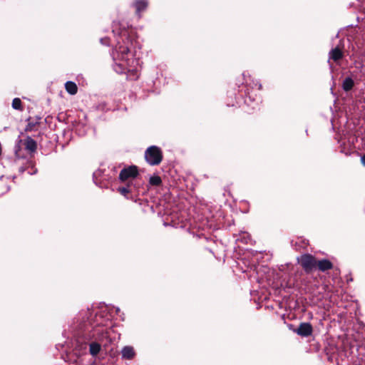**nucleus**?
I'll return each instance as SVG.
<instances>
[{"instance_id":"1","label":"nucleus","mask_w":365,"mask_h":365,"mask_svg":"<svg viewBox=\"0 0 365 365\" xmlns=\"http://www.w3.org/2000/svg\"><path fill=\"white\" fill-rule=\"evenodd\" d=\"M125 36V38H123V43L118 42L112 51V57L115 62L114 70L118 73H126L127 68L125 66L123 63H117V61H127L128 60V55L130 51V45H133V41H135L133 35H127V33L125 32L123 34L122 37L123 38Z\"/></svg>"},{"instance_id":"2","label":"nucleus","mask_w":365,"mask_h":365,"mask_svg":"<svg viewBox=\"0 0 365 365\" xmlns=\"http://www.w3.org/2000/svg\"><path fill=\"white\" fill-rule=\"evenodd\" d=\"M354 345H352L349 340H343L339 341V344L334 345L329 344V346L325 348L327 354H337L342 357H348L353 353Z\"/></svg>"},{"instance_id":"3","label":"nucleus","mask_w":365,"mask_h":365,"mask_svg":"<svg viewBox=\"0 0 365 365\" xmlns=\"http://www.w3.org/2000/svg\"><path fill=\"white\" fill-rule=\"evenodd\" d=\"M163 155L161 149L156 145L148 147L145 152V159L150 165H158L161 163Z\"/></svg>"},{"instance_id":"4","label":"nucleus","mask_w":365,"mask_h":365,"mask_svg":"<svg viewBox=\"0 0 365 365\" xmlns=\"http://www.w3.org/2000/svg\"><path fill=\"white\" fill-rule=\"evenodd\" d=\"M139 185L133 181H128L125 185L120 186L117 191L128 200H134L139 194Z\"/></svg>"},{"instance_id":"5","label":"nucleus","mask_w":365,"mask_h":365,"mask_svg":"<svg viewBox=\"0 0 365 365\" xmlns=\"http://www.w3.org/2000/svg\"><path fill=\"white\" fill-rule=\"evenodd\" d=\"M297 262L307 274L316 269L317 258L309 253L303 254L297 258Z\"/></svg>"},{"instance_id":"6","label":"nucleus","mask_w":365,"mask_h":365,"mask_svg":"<svg viewBox=\"0 0 365 365\" xmlns=\"http://www.w3.org/2000/svg\"><path fill=\"white\" fill-rule=\"evenodd\" d=\"M138 167L134 165L123 168L119 173V180L121 182L133 181L138 176Z\"/></svg>"},{"instance_id":"7","label":"nucleus","mask_w":365,"mask_h":365,"mask_svg":"<svg viewBox=\"0 0 365 365\" xmlns=\"http://www.w3.org/2000/svg\"><path fill=\"white\" fill-rule=\"evenodd\" d=\"M113 332H114L113 330L111 329L102 330L101 332L98 331L97 333V334H98L97 339L101 344H103L104 346H109L113 342L111 334Z\"/></svg>"},{"instance_id":"8","label":"nucleus","mask_w":365,"mask_h":365,"mask_svg":"<svg viewBox=\"0 0 365 365\" xmlns=\"http://www.w3.org/2000/svg\"><path fill=\"white\" fill-rule=\"evenodd\" d=\"M294 332L300 336L308 337L312 334L313 327L309 322H302L299 324L297 329L294 330Z\"/></svg>"},{"instance_id":"9","label":"nucleus","mask_w":365,"mask_h":365,"mask_svg":"<svg viewBox=\"0 0 365 365\" xmlns=\"http://www.w3.org/2000/svg\"><path fill=\"white\" fill-rule=\"evenodd\" d=\"M149 5L148 0H134L132 6L135 9V14L140 18L142 13L145 11Z\"/></svg>"},{"instance_id":"10","label":"nucleus","mask_w":365,"mask_h":365,"mask_svg":"<svg viewBox=\"0 0 365 365\" xmlns=\"http://www.w3.org/2000/svg\"><path fill=\"white\" fill-rule=\"evenodd\" d=\"M344 52L339 46L331 49L329 53V62L332 60L336 64H339V61L344 58Z\"/></svg>"},{"instance_id":"11","label":"nucleus","mask_w":365,"mask_h":365,"mask_svg":"<svg viewBox=\"0 0 365 365\" xmlns=\"http://www.w3.org/2000/svg\"><path fill=\"white\" fill-rule=\"evenodd\" d=\"M333 267V263L327 259H322L321 260L317 259L316 269H318L320 272H327L331 269Z\"/></svg>"},{"instance_id":"12","label":"nucleus","mask_w":365,"mask_h":365,"mask_svg":"<svg viewBox=\"0 0 365 365\" xmlns=\"http://www.w3.org/2000/svg\"><path fill=\"white\" fill-rule=\"evenodd\" d=\"M24 145L25 146V148L30 153H34L37 149L36 142L30 136H27L26 138L24 139Z\"/></svg>"},{"instance_id":"13","label":"nucleus","mask_w":365,"mask_h":365,"mask_svg":"<svg viewBox=\"0 0 365 365\" xmlns=\"http://www.w3.org/2000/svg\"><path fill=\"white\" fill-rule=\"evenodd\" d=\"M121 354L123 359L130 360L134 358L135 352L133 346H126L123 348Z\"/></svg>"},{"instance_id":"14","label":"nucleus","mask_w":365,"mask_h":365,"mask_svg":"<svg viewBox=\"0 0 365 365\" xmlns=\"http://www.w3.org/2000/svg\"><path fill=\"white\" fill-rule=\"evenodd\" d=\"M354 86V81L351 77L345 78V79L343 81L342 85H341L342 89L345 92L350 91L351 90H352Z\"/></svg>"},{"instance_id":"15","label":"nucleus","mask_w":365,"mask_h":365,"mask_svg":"<svg viewBox=\"0 0 365 365\" xmlns=\"http://www.w3.org/2000/svg\"><path fill=\"white\" fill-rule=\"evenodd\" d=\"M66 91L71 95H75L78 92V86L73 81H67L65 83Z\"/></svg>"},{"instance_id":"16","label":"nucleus","mask_w":365,"mask_h":365,"mask_svg":"<svg viewBox=\"0 0 365 365\" xmlns=\"http://www.w3.org/2000/svg\"><path fill=\"white\" fill-rule=\"evenodd\" d=\"M101 346L99 343L97 342H92L90 344V354L92 356H96L101 351Z\"/></svg>"},{"instance_id":"17","label":"nucleus","mask_w":365,"mask_h":365,"mask_svg":"<svg viewBox=\"0 0 365 365\" xmlns=\"http://www.w3.org/2000/svg\"><path fill=\"white\" fill-rule=\"evenodd\" d=\"M149 183L152 186H160L162 185V179L158 175H154L150 178Z\"/></svg>"},{"instance_id":"18","label":"nucleus","mask_w":365,"mask_h":365,"mask_svg":"<svg viewBox=\"0 0 365 365\" xmlns=\"http://www.w3.org/2000/svg\"><path fill=\"white\" fill-rule=\"evenodd\" d=\"M28 121H29V123L25 128L26 132H31L33 130H36V126H38L40 124V123L38 121L31 122L30 118L28 119Z\"/></svg>"},{"instance_id":"19","label":"nucleus","mask_w":365,"mask_h":365,"mask_svg":"<svg viewBox=\"0 0 365 365\" xmlns=\"http://www.w3.org/2000/svg\"><path fill=\"white\" fill-rule=\"evenodd\" d=\"M12 108L15 110H18L22 111L24 110V107L22 106V102L20 98H15L12 101Z\"/></svg>"},{"instance_id":"20","label":"nucleus","mask_w":365,"mask_h":365,"mask_svg":"<svg viewBox=\"0 0 365 365\" xmlns=\"http://www.w3.org/2000/svg\"><path fill=\"white\" fill-rule=\"evenodd\" d=\"M128 72L131 73H133V75L136 76H135V78H133V79H135H135H137V78H138V76H137V71H136V70H135V69H132V70L128 69Z\"/></svg>"},{"instance_id":"21","label":"nucleus","mask_w":365,"mask_h":365,"mask_svg":"<svg viewBox=\"0 0 365 365\" xmlns=\"http://www.w3.org/2000/svg\"><path fill=\"white\" fill-rule=\"evenodd\" d=\"M21 148L19 147L18 149H16L15 150V155L17 158H21Z\"/></svg>"},{"instance_id":"22","label":"nucleus","mask_w":365,"mask_h":365,"mask_svg":"<svg viewBox=\"0 0 365 365\" xmlns=\"http://www.w3.org/2000/svg\"><path fill=\"white\" fill-rule=\"evenodd\" d=\"M361 163L365 167V154L361 157Z\"/></svg>"}]
</instances>
